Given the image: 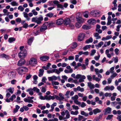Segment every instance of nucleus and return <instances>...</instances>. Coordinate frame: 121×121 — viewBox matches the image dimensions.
Returning <instances> with one entry per match:
<instances>
[{
	"instance_id": "nucleus-1",
	"label": "nucleus",
	"mask_w": 121,
	"mask_h": 121,
	"mask_svg": "<svg viewBox=\"0 0 121 121\" xmlns=\"http://www.w3.org/2000/svg\"><path fill=\"white\" fill-rule=\"evenodd\" d=\"M43 20V17L41 15L39 17H35L32 19V21L36 23L37 24H39L42 23V21Z\"/></svg>"
},
{
	"instance_id": "nucleus-2",
	"label": "nucleus",
	"mask_w": 121,
	"mask_h": 121,
	"mask_svg": "<svg viewBox=\"0 0 121 121\" xmlns=\"http://www.w3.org/2000/svg\"><path fill=\"white\" fill-rule=\"evenodd\" d=\"M27 68L23 66H21L18 68L16 70L19 74L22 75L23 74L24 72H27L28 71Z\"/></svg>"
},
{
	"instance_id": "nucleus-3",
	"label": "nucleus",
	"mask_w": 121,
	"mask_h": 121,
	"mask_svg": "<svg viewBox=\"0 0 121 121\" xmlns=\"http://www.w3.org/2000/svg\"><path fill=\"white\" fill-rule=\"evenodd\" d=\"M76 79H79V82H84V80L86 79V77L84 75H82L79 74L76 75Z\"/></svg>"
},
{
	"instance_id": "nucleus-4",
	"label": "nucleus",
	"mask_w": 121,
	"mask_h": 121,
	"mask_svg": "<svg viewBox=\"0 0 121 121\" xmlns=\"http://www.w3.org/2000/svg\"><path fill=\"white\" fill-rule=\"evenodd\" d=\"M27 50L26 49H23V50L21 51L18 54V56L20 58L22 57H24L27 55Z\"/></svg>"
},
{
	"instance_id": "nucleus-5",
	"label": "nucleus",
	"mask_w": 121,
	"mask_h": 121,
	"mask_svg": "<svg viewBox=\"0 0 121 121\" xmlns=\"http://www.w3.org/2000/svg\"><path fill=\"white\" fill-rule=\"evenodd\" d=\"M85 36V34L84 33H81L78 36V41H82Z\"/></svg>"
},
{
	"instance_id": "nucleus-6",
	"label": "nucleus",
	"mask_w": 121,
	"mask_h": 121,
	"mask_svg": "<svg viewBox=\"0 0 121 121\" xmlns=\"http://www.w3.org/2000/svg\"><path fill=\"white\" fill-rule=\"evenodd\" d=\"M45 23L43 24L42 26L40 27L39 30H38L37 31V33H38L39 32V31L41 32H43L45 31L47 29V26L45 25Z\"/></svg>"
},
{
	"instance_id": "nucleus-7",
	"label": "nucleus",
	"mask_w": 121,
	"mask_h": 121,
	"mask_svg": "<svg viewBox=\"0 0 121 121\" xmlns=\"http://www.w3.org/2000/svg\"><path fill=\"white\" fill-rule=\"evenodd\" d=\"M29 64L32 65L34 66L37 63L36 60L34 58H31L29 62Z\"/></svg>"
},
{
	"instance_id": "nucleus-8",
	"label": "nucleus",
	"mask_w": 121,
	"mask_h": 121,
	"mask_svg": "<svg viewBox=\"0 0 121 121\" xmlns=\"http://www.w3.org/2000/svg\"><path fill=\"white\" fill-rule=\"evenodd\" d=\"M26 62V61L24 59H21L18 62L17 65L18 66L23 65Z\"/></svg>"
},
{
	"instance_id": "nucleus-9",
	"label": "nucleus",
	"mask_w": 121,
	"mask_h": 121,
	"mask_svg": "<svg viewBox=\"0 0 121 121\" xmlns=\"http://www.w3.org/2000/svg\"><path fill=\"white\" fill-rule=\"evenodd\" d=\"M87 22L89 24L91 25H94L96 24V20L95 19L91 18L88 20L87 21Z\"/></svg>"
},
{
	"instance_id": "nucleus-10",
	"label": "nucleus",
	"mask_w": 121,
	"mask_h": 121,
	"mask_svg": "<svg viewBox=\"0 0 121 121\" xmlns=\"http://www.w3.org/2000/svg\"><path fill=\"white\" fill-rule=\"evenodd\" d=\"M114 89V87L113 86H107L104 88V90L107 91L111 90L112 91Z\"/></svg>"
},
{
	"instance_id": "nucleus-11",
	"label": "nucleus",
	"mask_w": 121,
	"mask_h": 121,
	"mask_svg": "<svg viewBox=\"0 0 121 121\" xmlns=\"http://www.w3.org/2000/svg\"><path fill=\"white\" fill-rule=\"evenodd\" d=\"M71 21L69 18L63 20V23L65 25H67L69 24Z\"/></svg>"
},
{
	"instance_id": "nucleus-12",
	"label": "nucleus",
	"mask_w": 121,
	"mask_h": 121,
	"mask_svg": "<svg viewBox=\"0 0 121 121\" xmlns=\"http://www.w3.org/2000/svg\"><path fill=\"white\" fill-rule=\"evenodd\" d=\"M48 80L49 81H53V80L55 81L57 79V78L56 76L53 75L51 77H48Z\"/></svg>"
},
{
	"instance_id": "nucleus-13",
	"label": "nucleus",
	"mask_w": 121,
	"mask_h": 121,
	"mask_svg": "<svg viewBox=\"0 0 121 121\" xmlns=\"http://www.w3.org/2000/svg\"><path fill=\"white\" fill-rule=\"evenodd\" d=\"M63 22V19L62 18H59L56 21V24L58 25H60Z\"/></svg>"
},
{
	"instance_id": "nucleus-14",
	"label": "nucleus",
	"mask_w": 121,
	"mask_h": 121,
	"mask_svg": "<svg viewBox=\"0 0 121 121\" xmlns=\"http://www.w3.org/2000/svg\"><path fill=\"white\" fill-rule=\"evenodd\" d=\"M88 86L90 89H94L95 87V85L91 82H88L87 83Z\"/></svg>"
},
{
	"instance_id": "nucleus-15",
	"label": "nucleus",
	"mask_w": 121,
	"mask_h": 121,
	"mask_svg": "<svg viewBox=\"0 0 121 121\" xmlns=\"http://www.w3.org/2000/svg\"><path fill=\"white\" fill-rule=\"evenodd\" d=\"M101 110L98 108H96L93 110V112L94 114H96L97 113L100 112Z\"/></svg>"
},
{
	"instance_id": "nucleus-16",
	"label": "nucleus",
	"mask_w": 121,
	"mask_h": 121,
	"mask_svg": "<svg viewBox=\"0 0 121 121\" xmlns=\"http://www.w3.org/2000/svg\"><path fill=\"white\" fill-rule=\"evenodd\" d=\"M65 113L66 114V117L63 119V120L68 119L70 118V115L69 114V112L68 111V110H66L65 111Z\"/></svg>"
},
{
	"instance_id": "nucleus-17",
	"label": "nucleus",
	"mask_w": 121,
	"mask_h": 121,
	"mask_svg": "<svg viewBox=\"0 0 121 121\" xmlns=\"http://www.w3.org/2000/svg\"><path fill=\"white\" fill-rule=\"evenodd\" d=\"M40 58L41 60L45 61L48 59L49 57L48 56H43L40 57Z\"/></svg>"
},
{
	"instance_id": "nucleus-18",
	"label": "nucleus",
	"mask_w": 121,
	"mask_h": 121,
	"mask_svg": "<svg viewBox=\"0 0 121 121\" xmlns=\"http://www.w3.org/2000/svg\"><path fill=\"white\" fill-rule=\"evenodd\" d=\"M82 28L85 30H88L91 28V26L86 25H83L82 27Z\"/></svg>"
},
{
	"instance_id": "nucleus-19",
	"label": "nucleus",
	"mask_w": 121,
	"mask_h": 121,
	"mask_svg": "<svg viewBox=\"0 0 121 121\" xmlns=\"http://www.w3.org/2000/svg\"><path fill=\"white\" fill-rule=\"evenodd\" d=\"M15 73L13 71L9 73V75L10 76V78H13L15 76Z\"/></svg>"
},
{
	"instance_id": "nucleus-20",
	"label": "nucleus",
	"mask_w": 121,
	"mask_h": 121,
	"mask_svg": "<svg viewBox=\"0 0 121 121\" xmlns=\"http://www.w3.org/2000/svg\"><path fill=\"white\" fill-rule=\"evenodd\" d=\"M94 37H96V39H98L101 38V36L99 35V34L97 33H95L94 34Z\"/></svg>"
},
{
	"instance_id": "nucleus-21",
	"label": "nucleus",
	"mask_w": 121,
	"mask_h": 121,
	"mask_svg": "<svg viewBox=\"0 0 121 121\" xmlns=\"http://www.w3.org/2000/svg\"><path fill=\"white\" fill-rule=\"evenodd\" d=\"M73 91H84V89L83 88H81L80 86H78L77 88H74L73 89Z\"/></svg>"
},
{
	"instance_id": "nucleus-22",
	"label": "nucleus",
	"mask_w": 121,
	"mask_h": 121,
	"mask_svg": "<svg viewBox=\"0 0 121 121\" xmlns=\"http://www.w3.org/2000/svg\"><path fill=\"white\" fill-rule=\"evenodd\" d=\"M20 106L18 105H16L15 106V108H14L13 111V112L14 113L17 112L18 111V110L20 108Z\"/></svg>"
},
{
	"instance_id": "nucleus-23",
	"label": "nucleus",
	"mask_w": 121,
	"mask_h": 121,
	"mask_svg": "<svg viewBox=\"0 0 121 121\" xmlns=\"http://www.w3.org/2000/svg\"><path fill=\"white\" fill-rule=\"evenodd\" d=\"M44 70L42 69H40L39 72V77H42L43 75Z\"/></svg>"
},
{
	"instance_id": "nucleus-24",
	"label": "nucleus",
	"mask_w": 121,
	"mask_h": 121,
	"mask_svg": "<svg viewBox=\"0 0 121 121\" xmlns=\"http://www.w3.org/2000/svg\"><path fill=\"white\" fill-rule=\"evenodd\" d=\"M26 91H39V90L37 87H34L33 89L29 88L27 89Z\"/></svg>"
},
{
	"instance_id": "nucleus-25",
	"label": "nucleus",
	"mask_w": 121,
	"mask_h": 121,
	"mask_svg": "<svg viewBox=\"0 0 121 121\" xmlns=\"http://www.w3.org/2000/svg\"><path fill=\"white\" fill-rule=\"evenodd\" d=\"M33 37H31L29 38L28 40L27 43L29 45H31L33 42Z\"/></svg>"
},
{
	"instance_id": "nucleus-26",
	"label": "nucleus",
	"mask_w": 121,
	"mask_h": 121,
	"mask_svg": "<svg viewBox=\"0 0 121 121\" xmlns=\"http://www.w3.org/2000/svg\"><path fill=\"white\" fill-rule=\"evenodd\" d=\"M23 14L24 17L26 18V19L27 21H29L30 18L29 17L28 14L25 12H23Z\"/></svg>"
},
{
	"instance_id": "nucleus-27",
	"label": "nucleus",
	"mask_w": 121,
	"mask_h": 121,
	"mask_svg": "<svg viewBox=\"0 0 121 121\" xmlns=\"http://www.w3.org/2000/svg\"><path fill=\"white\" fill-rule=\"evenodd\" d=\"M15 40V39L13 37H10L9 38L8 41L10 43H11L14 41Z\"/></svg>"
},
{
	"instance_id": "nucleus-28",
	"label": "nucleus",
	"mask_w": 121,
	"mask_h": 121,
	"mask_svg": "<svg viewBox=\"0 0 121 121\" xmlns=\"http://www.w3.org/2000/svg\"><path fill=\"white\" fill-rule=\"evenodd\" d=\"M76 19L78 21V22H79L80 23L83 22L84 21V19L82 17H79Z\"/></svg>"
},
{
	"instance_id": "nucleus-29",
	"label": "nucleus",
	"mask_w": 121,
	"mask_h": 121,
	"mask_svg": "<svg viewBox=\"0 0 121 121\" xmlns=\"http://www.w3.org/2000/svg\"><path fill=\"white\" fill-rule=\"evenodd\" d=\"M93 41V38L92 37H90L89 39L87 40L85 42L86 43H90L92 42Z\"/></svg>"
},
{
	"instance_id": "nucleus-30",
	"label": "nucleus",
	"mask_w": 121,
	"mask_h": 121,
	"mask_svg": "<svg viewBox=\"0 0 121 121\" xmlns=\"http://www.w3.org/2000/svg\"><path fill=\"white\" fill-rule=\"evenodd\" d=\"M89 13V12L88 11H85L83 13L84 16L85 17L88 18V17Z\"/></svg>"
},
{
	"instance_id": "nucleus-31",
	"label": "nucleus",
	"mask_w": 121,
	"mask_h": 121,
	"mask_svg": "<svg viewBox=\"0 0 121 121\" xmlns=\"http://www.w3.org/2000/svg\"><path fill=\"white\" fill-rule=\"evenodd\" d=\"M66 86L67 87H70V88H72L74 86V85L73 84H70L69 83H68L66 85Z\"/></svg>"
},
{
	"instance_id": "nucleus-32",
	"label": "nucleus",
	"mask_w": 121,
	"mask_h": 121,
	"mask_svg": "<svg viewBox=\"0 0 121 121\" xmlns=\"http://www.w3.org/2000/svg\"><path fill=\"white\" fill-rule=\"evenodd\" d=\"M103 44V42L102 41H101L99 42L98 45L96 44L95 46L96 48L97 47L98 48L100 47Z\"/></svg>"
},
{
	"instance_id": "nucleus-33",
	"label": "nucleus",
	"mask_w": 121,
	"mask_h": 121,
	"mask_svg": "<svg viewBox=\"0 0 121 121\" xmlns=\"http://www.w3.org/2000/svg\"><path fill=\"white\" fill-rule=\"evenodd\" d=\"M81 114L82 115H84L86 117L88 116L89 115L88 113H86L84 111H81Z\"/></svg>"
},
{
	"instance_id": "nucleus-34",
	"label": "nucleus",
	"mask_w": 121,
	"mask_h": 121,
	"mask_svg": "<svg viewBox=\"0 0 121 121\" xmlns=\"http://www.w3.org/2000/svg\"><path fill=\"white\" fill-rule=\"evenodd\" d=\"M48 23V26L49 27H50L51 26H54L55 23L52 22H46L45 23Z\"/></svg>"
},
{
	"instance_id": "nucleus-35",
	"label": "nucleus",
	"mask_w": 121,
	"mask_h": 121,
	"mask_svg": "<svg viewBox=\"0 0 121 121\" xmlns=\"http://www.w3.org/2000/svg\"><path fill=\"white\" fill-rule=\"evenodd\" d=\"M91 47L90 45H86L83 48V50L84 51L90 48Z\"/></svg>"
},
{
	"instance_id": "nucleus-36",
	"label": "nucleus",
	"mask_w": 121,
	"mask_h": 121,
	"mask_svg": "<svg viewBox=\"0 0 121 121\" xmlns=\"http://www.w3.org/2000/svg\"><path fill=\"white\" fill-rule=\"evenodd\" d=\"M10 4L12 6H17L18 5V3L14 1L12 2Z\"/></svg>"
},
{
	"instance_id": "nucleus-37",
	"label": "nucleus",
	"mask_w": 121,
	"mask_h": 121,
	"mask_svg": "<svg viewBox=\"0 0 121 121\" xmlns=\"http://www.w3.org/2000/svg\"><path fill=\"white\" fill-rule=\"evenodd\" d=\"M52 83L53 86L58 85L59 84V82L56 81H52Z\"/></svg>"
},
{
	"instance_id": "nucleus-38",
	"label": "nucleus",
	"mask_w": 121,
	"mask_h": 121,
	"mask_svg": "<svg viewBox=\"0 0 121 121\" xmlns=\"http://www.w3.org/2000/svg\"><path fill=\"white\" fill-rule=\"evenodd\" d=\"M111 108L108 107L105 110V112L108 113H109L111 111Z\"/></svg>"
},
{
	"instance_id": "nucleus-39",
	"label": "nucleus",
	"mask_w": 121,
	"mask_h": 121,
	"mask_svg": "<svg viewBox=\"0 0 121 121\" xmlns=\"http://www.w3.org/2000/svg\"><path fill=\"white\" fill-rule=\"evenodd\" d=\"M53 15V14L52 13H50L47 14L46 16L50 18L52 17Z\"/></svg>"
},
{
	"instance_id": "nucleus-40",
	"label": "nucleus",
	"mask_w": 121,
	"mask_h": 121,
	"mask_svg": "<svg viewBox=\"0 0 121 121\" xmlns=\"http://www.w3.org/2000/svg\"><path fill=\"white\" fill-rule=\"evenodd\" d=\"M77 46V44L76 42H74L72 44V46H71V48H76Z\"/></svg>"
},
{
	"instance_id": "nucleus-41",
	"label": "nucleus",
	"mask_w": 121,
	"mask_h": 121,
	"mask_svg": "<svg viewBox=\"0 0 121 121\" xmlns=\"http://www.w3.org/2000/svg\"><path fill=\"white\" fill-rule=\"evenodd\" d=\"M112 73L113 74L110 76L111 78L112 79L115 77L117 75V74L115 72L113 73Z\"/></svg>"
},
{
	"instance_id": "nucleus-42",
	"label": "nucleus",
	"mask_w": 121,
	"mask_h": 121,
	"mask_svg": "<svg viewBox=\"0 0 121 121\" xmlns=\"http://www.w3.org/2000/svg\"><path fill=\"white\" fill-rule=\"evenodd\" d=\"M82 26L81 23L79 22H77L75 24V26L76 27L78 28H79L80 27Z\"/></svg>"
},
{
	"instance_id": "nucleus-43",
	"label": "nucleus",
	"mask_w": 121,
	"mask_h": 121,
	"mask_svg": "<svg viewBox=\"0 0 121 121\" xmlns=\"http://www.w3.org/2000/svg\"><path fill=\"white\" fill-rule=\"evenodd\" d=\"M81 17V14L80 12L78 13L76 15V19L78 18L79 17Z\"/></svg>"
},
{
	"instance_id": "nucleus-44",
	"label": "nucleus",
	"mask_w": 121,
	"mask_h": 121,
	"mask_svg": "<svg viewBox=\"0 0 121 121\" xmlns=\"http://www.w3.org/2000/svg\"><path fill=\"white\" fill-rule=\"evenodd\" d=\"M113 116V115H108L107 117L106 118L107 120H110L112 118Z\"/></svg>"
},
{
	"instance_id": "nucleus-45",
	"label": "nucleus",
	"mask_w": 121,
	"mask_h": 121,
	"mask_svg": "<svg viewBox=\"0 0 121 121\" xmlns=\"http://www.w3.org/2000/svg\"><path fill=\"white\" fill-rule=\"evenodd\" d=\"M18 10H20L21 11H23L24 9V8L22 6H19L18 7Z\"/></svg>"
},
{
	"instance_id": "nucleus-46",
	"label": "nucleus",
	"mask_w": 121,
	"mask_h": 121,
	"mask_svg": "<svg viewBox=\"0 0 121 121\" xmlns=\"http://www.w3.org/2000/svg\"><path fill=\"white\" fill-rule=\"evenodd\" d=\"M32 12L33 13V14L35 16L37 15L38 14V13L36 11L35 9H33L32 11Z\"/></svg>"
},
{
	"instance_id": "nucleus-47",
	"label": "nucleus",
	"mask_w": 121,
	"mask_h": 121,
	"mask_svg": "<svg viewBox=\"0 0 121 121\" xmlns=\"http://www.w3.org/2000/svg\"><path fill=\"white\" fill-rule=\"evenodd\" d=\"M16 21L17 22H19L18 23H20L22 21V20L21 18L18 17L16 18Z\"/></svg>"
},
{
	"instance_id": "nucleus-48",
	"label": "nucleus",
	"mask_w": 121,
	"mask_h": 121,
	"mask_svg": "<svg viewBox=\"0 0 121 121\" xmlns=\"http://www.w3.org/2000/svg\"><path fill=\"white\" fill-rule=\"evenodd\" d=\"M78 98V97L77 95H75L74 97H72V99L74 100H77Z\"/></svg>"
},
{
	"instance_id": "nucleus-49",
	"label": "nucleus",
	"mask_w": 121,
	"mask_h": 121,
	"mask_svg": "<svg viewBox=\"0 0 121 121\" xmlns=\"http://www.w3.org/2000/svg\"><path fill=\"white\" fill-rule=\"evenodd\" d=\"M53 3L57 5L59 3V2L57 0H54L52 1Z\"/></svg>"
},
{
	"instance_id": "nucleus-50",
	"label": "nucleus",
	"mask_w": 121,
	"mask_h": 121,
	"mask_svg": "<svg viewBox=\"0 0 121 121\" xmlns=\"http://www.w3.org/2000/svg\"><path fill=\"white\" fill-rule=\"evenodd\" d=\"M73 108L75 110H77L79 109L78 107L77 106H75V105H73L72 106Z\"/></svg>"
},
{
	"instance_id": "nucleus-51",
	"label": "nucleus",
	"mask_w": 121,
	"mask_h": 121,
	"mask_svg": "<svg viewBox=\"0 0 121 121\" xmlns=\"http://www.w3.org/2000/svg\"><path fill=\"white\" fill-rule=\"evenodd\" d=\"M96 52V50L95 49H93L91 50V56H93L94 55Z\"/></svg>"
},
{
	"instance_id": "nucleus-52",
	"label": "nucleus",
	"mask_w": 121,
	"mask_h": 121,
	"mask_svg": "<svg viewBox=\"0 0 121 121\" xmlns=\"http://www.w3.org/2000/svg\"><path fill=\"white\" fill-rule=\"evenodd\" d=\"M55 69H53L51 70L47 71V73L48 74L52 73L54 72Z\"/></svg>"
},
{
	"instance_id": "nucleus-53",
	"label": "nucleus",
	"mask_w": 121,
	"mask_h": 121,
	"mask_svg": "<svg viewBox=\"0 0 121 121\" xmlns=\"http://www.w3.org/2000/svg\"><path fill=\"white\" fill-rule=\"evenodd\" d=\"M88 80L89 81H91L92 79V77L90 75H88L87 76Z\"/></svg>"
},
{
	"instance_id": "nucleus-54",
	"label": "nucleus",
	"mask_w": 121,
	"mask_h": 121,
	"mask_svg": "<svg viewBox=\"0 0 121 121\" xmlns=\"http://www.w3.org/2000/svg\"><path fill=\"white\" fill-rule=\"evenodd\" d=\"M115 53L117 55H118L119 54L118 52L119 51V50L117 48H116L114 50Z\"/></svg>"
},
{
	"instance_id": "nucleus-55",
	"label": "nucleus",
	"mask_w": 121,
	"mask_h": 121,
	"mask_svg": "<svg viewBox=\"0 0 121 121\" xmlns=\"http://www.w3.org/2000/svg\"><path fill=\"white\" fill-rule=\"evenodd\" d=\"M114 69V67H113L111 68L110 69V72L111 73H114V71H113Z\"/></svg>"
},
{
	"instance_id": "nucleus-56",
	"label": "nucleus",
	"mask_w": 121,
	"mask_h": 121,
	"mask_svg": "<svg viewBox=\"0 0 121 121\" xmlns=\"http://www.w3.org/2000/svg\"><path fill=\"white\" fill-rule=\"evenodd\" d=\"M74 103L77 105H79L80 104V102L78 101L77 100H74Z\"/></svg>"
},
{
	"instance_id": "nucleus-57",
	"label": "nucleus",
	"mask_w": 121,
	"mask_h": 121,
	"mask_svg": "<svg viewBox=\"0 0 121 121\" xmlns=\"http://www.w3.org/2000/svg\"><path fill=\"white\" fill-rule=\"evenodd\" d=\"M28 26V24L26 23H25L22 26L23 27L26 28Z\"/></svg>"
},
{
	"instance_id": "nucleus-58",
	"label": "nucleus",
	"mask_w": 121,
	"mask_h": 121,
	"mask_svg": "<svg viewBox=\"0 0 121 121\" xmlns=\"http://www.w3.org/2000/svg\"><path fill=\"white\" fill-rule=\"evenodd\" d=\"M86 106L85 103L83 102H82V103L81 105V106L82 108H84Z\"/></svg>"
},
{
	"instance_id": "nucleus-59",
	"label": "nucleus",
	"mask_w": 121,
	"mask_h": 121,
	"mask_svg": "<svg viewBox=\"0 0 121 121\" xmlns=\"http://www.w3.org/2000/svg\"><path fill=\"white\" fill-rule=\"evenodd\" d=\"M57 7L61 9H63V5L59 3L57 5Z\"/></svg>"
},
{
	"instance_id": "nucleus-60",
	"label": "nucleus",
	"mask_w": 121,
	"mask_h": 121,
	"mask_svg": "<svg viewBox=\"0 0 121 121\" xmlns=\"http://www.w3.org/2000/svg\"><path fill=\"white\" fill-rule=\"evenodd\" d=\"M111 95V93H106L105 94V96L106 97L108 96L110 97Z\"/></svg>"
},
{
	"instance_id": "nucleus-61",
	"label": "nucleus",
	"mask_w": 121,
	"mask_h": 121,
	"mask_svg": "<svg viewBox=\"0 0 121 121\" xmlns=\"http://www.w3.org/2000/svg\"><path fill=\"white\" fill-rule=\"evenodd\" d=\"M54 72L57 74H59L60 73V71L57 69H55Z\"/></svg>"
},
{
	"instance_id": "nucleus-62",
	"label": "nucleus",
	"mask_w": 121,
	"mask_h": 121,
	"mask_svg": "<svg viewBox=\"0 0 121 121\" xmlns=\"http://www.w3.org/2000/svg\"><path fill=\"white\" fill-rule=\"evenodd\" d=\"M70 92V91H67V92L65 95L66 96L67 98H69L70 97L69 95V94Z\"/></svg>"
},
{
	"instance_id": "nucleus-63",
	"label": "nucleus",
	"mask_w": 121,
	"mask_h": 121,
	"mask_svg": "<svg viewBox=\"0 0 121 121\" xmlns=\"http://www.w3.org/2000/svg\"><path fill=\"white\" fill-rule=\"evenodd\" d=\"M71 3L74 4H76L77 3V1L76 0H73L71 1Z\"/></svg>"
},
{
	"instance_id": "nucleus-64",
	"label": "nucleus",
	"mask_w": 121,
	"mask_h": 121,
	"mask_svg": "<svg viewBox=\"0 0 121 121\" xmlns=\"http://www.w3.org/2000/svg\"><path fill=\"white\" fill-rule=\"evenodd\" d=\"M69 60H72L74 59V57L72 56H69L68 59Z\"/></svg>"
}]
</instances>
